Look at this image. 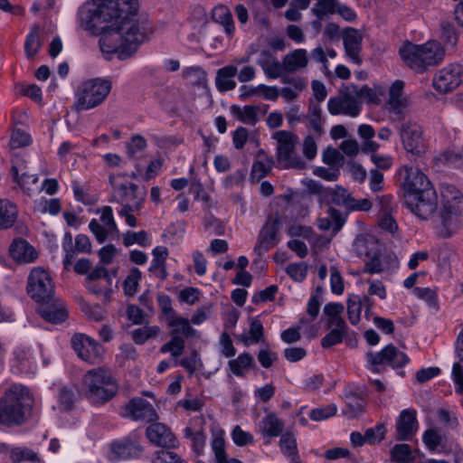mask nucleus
Wrapping results in <instances>:
<instances>
[{
  "mask_svg": "<svg viewBox=\"0 0 463 463\" xmlns=\"http://www.w3.org/2000/svg\"><path fill=\"white\" fill-rule=\"evenodd\" d=\"M138 8L137 0L136 8L127 9L116 30L100 37L99 44L105 59L109 61L116 54L119 60H126L149 39L152 26L147 17L138 13Z\"/></svg>",
  "mask_w": 463,
  "mask_h": 463,
  "instance_id": "obj_1",
  "label": "nucleus"
},
{
  "mask_svg": "<svg viewBox=\"0 0 463 463\" xmlns=\"http://www.w3.org/2000/svg\"><path fill=\"white\" fill-rule=\"evenodd\" d=\"M398 176L405 206L419 219L430 220L437 212L438 196L428 176L419 167L408 165L399 169Z\"/></svg>",
  "mask_w": 463,
  "mask_h": 463,
  "instance_id": "obj_2",
  "label": "nucleus"
},
{
  "mask_svg": "<svg viewBox=\"0 0 463 463\" xmlns=\"http://www.w3.org/2000/svg\"><path fill=\"white\" fill-rule=\"evenodd\" d=\"M137 0H94L78 9L79 26L94 35L114 32L128 8L135 9Z\"/></svg>",
  "mask_w": 463,
  "mask_h": 463,
  "instance_id": "obj_3",
  "label": "nucleus"
},
{
  "mask_svg": "<svg viewBox=\"0 0 463 463\" xmlns=\"http://www.w3.org/2000/svg\"><path fill=\"white\" fill-rule=\"evenodd\" d=\"M33 409V396L22 384H12L0 398V426L11 428L27 422Z\"/></svg>",
  "mask_w": 463,
  "mask_h": 463,
  "instance_id": "obj_4",
  "label": "nucleus"
},
{
  "mask_svg": "<svg viewBox=\"0 0 463 463\" xmlns=\"http://www.w3.org/2000/svg\"><path fill=\"white\" fill-rule=\"evenodd\" d=\"M402 60L417 73L424 72L429 67L437 66L443 61L446 51L442 44L435 40L422 44L404 43L399 50Z\"/></svg>",
  "mask_w": 463,
  "mask_h": 463,
  "instance_id": "obj_5",
  "label": "nucleus"
},
{
  "mask_svg": "<svg viewBox=\"0 0 463 463\" xmlns=\"http://www.w3.org/2000/svg\"><path fill=\"white\" fill-rule=\"evenodd\" d=\"M82 389L86 399L91 404L103 405L117 395L118 383L109 370L98 367L84 374Z\"/></svg>",
  "mask_w": 463,
  "mask_h": 463,
  "instance_id": "obj_6",
  "label": "nucleus"
},
{
  "mask_svg": "<svg viewBox=\"0 0 463 463\" xmlns=\"http://www.w3.org/2000/svg\"><path fill=\"white\" fill-rule=\"evenodd\" d=\"M442 210L439 212V233L448 238L455 234L459 228V217L463 214V194L452 184L441 187Z\"/></svg>",
  "mask_w": 463,
  "mask_h": 463,
  "instance_id": "obj_7",
  "label": "nucleus"
},
{
  "mask_svg": "<svg viewBox=\"0 0 463 463\" xmlns=\"http://www.w3.org/2000/svg\"><path fill=\"white\" fill-rule=\"evenodd\" d=\"M112 82L109 79L95 78L82 81L77 88L76 105L88 110L100 105L109 96Z\"/></svg>",
  "mask_w": 463,
  "mask_h": 463,
  "instance_id": "obj_8",
  "label": "nucleus"
},
{
  "mask_svg": "<svg viewBox=\"0 0 463 463\" xmlns=\"http://www.w3.org/2000/svg\"><path fill=\"white\" fill-rule=\"evenodd\" d=\"M277 141V160L283 169H304L305 161L298 155L296 146L298 144V136L287 130H280L273 135Z\"/></svg>",
  "mask_w": 463,
  "mask_h": 463,
  "instance_id": "obj_9",
  "label": "nucleus"
},
{
  "mask_svg": "<svg viewBox=\"0 0 463 463\" xmlns=\"http://www.w3.org/2000/svg\"><path fill=\"white\" fill-rule=\"evenodd\" d=\"M368 368L373 373H383L386 365L393 369L402 368L410 362L409 356L390 344L380 352H369L366 354Z\"/></svg>",
  "mask_w": 463,
  "mask_h": 463,
  "instance_id": "obj_10",
  "label": "nucleus"
},
{
  "mask_svg": "<svg viewBox=\"0 0 463 463\" xmlns=\"http://www.w3.org/2000/svg\"><path fill=\"white\" fill-rule=\"evenodd\" d=\"M28 295L38 303L48 302L53 295V283L49 273L41 267L33 268L27 281Z\"/></svg>",
  "mask_w": 463,
  "mask_h": 463,
  "instance_id": "obj_11",
  "label": "nucleus"
},
{
  "mask_svg": "<svg viewBox=\"0 0 463 463\" xmlns=\"http://www.w3.org/2000/svg\"><path fill=\"white\" fill-rule=\"evenodd\" d=\"M400 137L403 148L409 155L420 157L425 154L426 144L420 125L411 121L402 122L400 128Z\"/></svg>",
  "mask_w": 463,
  "mask_h": 463,
  "instance_id": "obj_12",
  "label": "nucleus"
},
{
  "mask_svg": "<svg viewBox=\"0 0 463 463\" xmlns=\"http://www.w3.org/2000/svg\"><path fill=\"white\" fill-rule=\"evenodd\" d=\"M96 213L99 214V219H92L89 223V229L95 236L98 242L103 243L109 236L117 234L118 229L114 219L113 210L110 206L106 205L99 208Z\"/></svg>",
  "mask_w": 463,
  "mask_h": 463,
  "instance_id": "obj_13",
  "label": "nucleus"
},
{
  "mask_svg": "<svg viewBox=\"0 0 463 463\" xmlns=\"http://www.w3.org/2000/svg\"><path fill=\"white\" fill-rule=\"evenodd\" d=\"M71 345L81 360L90 364L100 362L104 350L95 339L85 334H75L71 337Z\"/></svg>",
  "mask_w": 463,
  "mask_h": 463,
  "instance_id": "obj_14",
  "label": "nucleus"
},
{
  "mask_svg": "<svg viewBox=\"0 0 463 463\" xmlns=\"http://www.w3.org/2000/svg\"><path fill=\"white\" fill-rule=\"evenodd\" d=\"M281 226L282 222L279 215H270L267 218L258 234L257 243L254 247V251L259 256H261L279 243V232Z\"/></svg>",
  "mask_w": 463,
  "mask_h": 463,
  "instance_id": "obj_15",
  "label": "nucleus"
},
{
  "mask_svg": "<svg viewBox=\"0 0 463 463\" xmlns=\"http://www.w3.org/2000/svg\"><path fill=\"white\" fill-rule=\"evenodd\" d=\"M462 81V66L459 64H449L435 73L433 87L440 93H447L457 89Z\"/></svg>",
  "mask_w": 463,
  "mask_h": 463,
  "instance_id": "obj_16",
  "label": "nucleus"
},
{
  "mask_svg": "<svg viewBox=\"0 0 463 463\" xmlns=\"http://www.w3.org/2000/svg\"><path fill=\"white\" fill-rule=\"evenodd\" d=\"M121 415L133 420L153 422L158 416L154 406L146 400L135 397L132 398L122 409Z\"/></svg>",
  "mask_w": 463,
  "mask_h": 463,
  "instance_id": "obj_17",
  "label": "nucleus"
},
{
  "mask_svg": "<svg viewBox=\"0 0 463 463\" xmlns=\"http://www.w3.org/2000/svg\"><path fill=\"white\" fill-rule=\"evenodd\" d=\"M62 249L65 252L63 266L65 269H69L76 254L90 252L91 243L87 235L78 234L75 237V242L73 244L71 234L67 232L63 237Z\"/></svg>",
  "mask_w": 463,
  "mask_h": 463,
  "instance_id": "obj_18",
  "label": "nucleus"
},
{
  "mask_svg": "<svg viewBox=\"0 0 463 463\" xmlns=\"http://www.w3.org/2000/svg\"><path fill=\"white\" fill-rule=\"evenodd\" d=\"M396 437L399 440H411L419 429L417 411L415 409L402 410L395 422Z\"/></svg>",
  "mask_w": 463,
  "mask_h": 463,
  "instance_id": "obj_19",
  "label": "nucleus"
},
{
  "mask_svg": "<svg viewBox=\"0 0 463 463\" xmlns=\"http://www.w3.org/2000/svg\"><path fill=\"white\" fill-rule=\"evenodd\" d=\"M171 339L160 347L162 354L170 353L175 358L180 356L185 347V338H199L200 333L194 328V333H184L183 326H170Z\"/></svg>",
  "mask_w": 463,
  "mask_h": 463,
  "instance_id": "obj_20",
  "label": "nucleus"
},
{
  "mask_svg": "<svg viewBox=\"0 0 463 463\" xmlns=\"http://www.w3.org/2000/svg\"><path fill=\"white\" fill-rule=\"evenodd\" d=\"M114 196L122 208L128 210H140L144 201L143 194L137 193V185L128 182L115 187Z\"/></svg>",
  "mask_w": 463,
  "mask_h": 463,
  "instance_id": "obj_21",
  "label": "nucleus"
},
{
  "mask_svg": "<svg viewBox=\"0 0 463 463\" xmlns=\"http://www.w3.org/2000/svg\"><path fill=\"white\" fill-rule=\"evenodd\" d=\"M142 448L130 438L115 440L110 445V458L112 460H130L137 458Z\"/></svg>",
  "mask_w": 463,
  "mask_h": 463,
  "instance_id": "obj_22",
  "label": "nucleus"
},
{
  "mask_svg": "<svg viewBox=\"0 0 463 463\" xmlns=\"http://www.w3.org/2000/svg\"><path fill=\"white\" fill-rule=\"evenodd\" d=\"M203 424L204 419L203 417H195L184 429V438L191 439L192 449L198 456L203 453L206 444Z\"/></svg>",
  "mask_w": 463,
  "mask_h": 463,
  "instance_id": "obj_23",
  "label": "nucleus"
},
{
  "mask_svg": "<svg viewBox=\"0 0 463 463\" xmlns=\"http://www.w3.org/2000/svg\"><path fill=\"white\" fill-rule=\"evenodd\" d=\"M343 42L346 56L353 63L360 65L363 61L361 57L362 33L357 29L348 28L344 33Z\"/></svg>",
  "mask_w": 463,
  "mask_h": 463,
  "instance_id": "obj_24",
  "label": "nucleus"
},
{
  "mask_svg": "<svg viewBox=\"0 0 463 463\" xmlns=\"http://www.w3.org/2000/svg\"><path fill=\"white\" fill-rule=\"evenodd\" d=\"M158 305L165 316L168 326H183L184 333H194V327L190 326L189 319L176 315L175 309L172 307V301L169 296L160 294L157 297Z\"/></svg>",
  "mask_w": 463,
  "mask_h": 463,
  "instance_id": "obj_25",
  "label": "nucleus"
},
{
  "mask_svg": "<svg viewBox=\"0 0 463 463\" xmlns=\"http://www.w3.org/2000/svg\"><path fill=\"white\" fill-rule=\"evenodd\" d=\"M147 439L154 444L163 448H173L175 446L176 439L163 423H152L146 428Z\"/></svg>",
  "mask_w": 463,
  "mask_h": 463,
  "instance_id": "obj_26",
  "label": "nucleus"
},
{
  "mask_svg": "<svg viewBox=\"0 0 463 463\" xmlns=\"http://www.w3.org/2000/svg\"><path fill=\"white\" fill-rule=\"evenodd\" d=\"M404 82L401 80H395L389 88V98L387 106L390 112L401 115L407 107V99L403 96Z\"/></svg>",
  "mask_w": 463,
  "mask_h": 463,
  "instance_id": "obj_27",
  "label": "nucleus"
},
{
  "mask_svg": "<svg viewBox=\"0 0 463 463\" xmlns=\"http://www.w3.org/2000/svg\"><path fill=\"white\" fill-rule=\"evenodd\" d=\"M308 64L307 52L306 49H296L284 56L281 61L284 72L294 73L305 69Z\"/></svg>",
  "mask_w": 463,
  "mask_h": 463,
  "instance_id": "obj_28",
  "label": "nucleus"
},
{
  "mask_svg": "<svg viewBox=\"0 0 463 463\" xmlns=\"http://www.w3.org/2000/svg\"><path fill=\"white\" fill-rule=\"evenodd\" d=\"M10 255L17 262L30 263L37 259L34 248L25 240H14L9 248Z\"/></svg>",
  "mask_w": 463,
  "mask_h": 463,
  "instance_id": "obj_29",
  "label": "nucleus"
},
{
  "mask_svg": "<svg viewBox=\"0 0 463 463\" xmlns=\"http://www.w3.org/2000/svg\"><path fill=\"white\" fill-rule=\"evenodd\" d=\"M39 308L41 317L52 324H60L67 317V312L64 305L60 300H54L52 303L44 302Z\"/></svg>",
  "mask_w": 463,
  "mask_h": 463,
  "instance_id": "obj_30",
  "label": "nucleus"
},
{
  "mask_svg": "<svg viewBox=\"0 0 463 463\" xmlns=\"http://www.w3.org/2000/svg\"><path fill=\"white\" fill-rule=\"evenodd\" d=\"M258 428L264 438H275L281 435L284 423L275 413L270 412L262 418Z\"/></svg>",
  "mask_w": 463,
  "mask_h": 463,
  "instance_id": "obj_31",
  "label": "nucleus"
},
{
  "mask_svg": "<svg viewBox=\"0 0 463 463\" xmlns=\"http://www.w3.org/2000/svg\"><path fill=\"white\" fill-rule=\"evenodd\" d=\"M257 62L269 79H278L284 73L281 61H279L275 56L267 51L261 52Z\"/></svg>",
  "mask_w": 463,
  "mask_h": 463,
  "instance_id": "obj_32",
  "label": "nucleus"
},
{
  "mask_svg": "<svg viewBox=\"0 0 463 463\" xmlns=\"http://www.w3.org/2000/svg\"><path fill=\"white\" fill-rule=\"evenodd\" d=\"M259 110L260 109L258 105H245L243 107L232 105L230 108L231 114L234 118H236L240 122L252 127L260 120Z\"/></svg>",
  "mask_w": 463,
  "mask_h": 463,
  "instance_id": "obj_33",
  "label": "nucleus"
},
{
  "mask_svg": "<svg viewBox=\"0 0 463 463\" xmlns=\"http://www.w3.org/2000/svg\"><path fill=\"white\" fill-rule=\"evenodd\" d=\"M237 72V67L233 65H227L219 69L215 79V84L218 90L225 92L235 89L236 81L233 78Z\"/></svg>",
  "mask_w": 463,
  "mask_h": 463,
  "instance_id": "obj_34",
  "label": "nucleus"
},
{
  "mask_svg": "<svg viewBox=\"0 0 463 463\" xmlns=\"http://www.w3.org/2000/svg\"><path fill=\"white\" fill-rule=\"evenodd\" d=\"M211 449L214 455L216 463H241L239 459L235 458L228 462L226 455L224 431L222 430H217L215 431H213Z\"/></svg>",
  "mask_w": 463,
  "mask_h": 463,
  "instance_id": "obj_35",
  "label": "nucleus"
},
{
  "mask_svg": "<svg viewBox=\"0 0 463 463\" xmlns=\"http://www.w3.org/2000/svg\"><path fill=\"white\" fill-rule=\"evenodd\" d=\"M333 326H335V328L331 329L321 339V345L324 348H329L340 344L347 334L348 328L343 318H337Z\"/></svg>",
  "mask_w": 463,
  "mask_h": 463,
  "instance_id": "obj_36",
  "label": "nucleus"
},
{
  "mask_svg": "<svg viewBox=\"0 0 463 463\" xmlns=\"http://www.w3.org/2000/svg\"><path fill=\"white\" fill-rule=\"evenodd\" d=\"M213 20L223 26L226 34L232 38L234 34V23L232 20V13L229 8L225 5H218L213 9L212 12Z\"/></svg>",
  "mask_w": 463,
  "mask_h": 463,
  "instance_id": "obj_37",
  "label": "nucleus"
},
{
  "mask_svg": "<svg viewBox=\"0 0 463 463\" xmlns=\"http://www.w3.org/2000/svg\"><path fill=\"white\" fill-rule=\"evenodd\" d=\"M18 216V210L14 203L8 200L0 199V230L11 228Z\"/></svg>",
  "mask_w": 463,
  "mask_h": 463,
  "instance_id": "obj_38",
  "label": "nucleus"
},
{
  "mask_svg": "<svg viewBox=\"0 0 463 463\" xmlns=\"http://www.w3.org/2000/svg\"><path fill=\"white\" fill-rule=\"evenodd\" d=\"M352 92L357 98L366 100L368 103L380 104L381 97L384 96L385 89L383 86H375L374 88H370L367 85L361 88L353 86Z\"/></svg>",
  "mask_w": 463,
  "mask_h": 463,
  "instance_id": "obj_39",
  "label": "nucleus"
},
{
  "mask_svg": "<svg viewBox=\"0 0 463 463\" xmlns=\"http://www.w3.org/2000/svg\"><path fill=\"white\" fill-rule=\"evenodd\" d=\"M254 364L253 356L249 353H242L235 359L228 362V366L232 374L238 377H243L246 371L251 368Z\"/></svg>",
  "mask_w": 463,
  "mask_h": 463,
  "instance_id": "obj_40",
  "label": "nucleus"
},
{
  "mask_svg": "<svg viewBox=\"0 0 463 463\" xmlns=\"http://www.w3.org/2000/svg\"><path fill=\"white\" fill-rule=\"evenodd\" d=\"M354 248L360 257L376 254L380 250L378 241L373 236H361L355 240Z\"/></svg>",
  "mask_w": 463,
  "mask_h": 463,
  "instance_id": "obj_41",
  "label": "nucleus"
},
{
  "mask_svg": "<svg viewBox=\"0 0 463 463\" xmlns=\"http://www.w3.org/2000/svg\"><path fill=\"white\" fill-rule=\"evenodd\" d=\"M264 328L261 322L254 318L250 324V329L248 334L241 335L240 340L244 345L249 346L254 344H258L263 341Z\"/></svg>",
  "mask_w": 463,
  "mask_h": 463,
  "instance_id": "obj_42",
  "label": "nucleus"
},
{
  "mask_svg": "<svg viewBox=\"0 0 463 463\" xmlns=\"http://www.w3.org/2000/svg\"><path fill=\"white\" fill-rule=\"evenodd\" d=\"M11 174L13 175L14 180L19 184V186L28 195H31V193L33 191V186H35L38 183V176L35 175H29L27 173H23L20 176L19 169L15 165L12 166Z\"/></svg>",
  "mask_w": 463,
  "mask_h": 463,
  "instance_id": "obj_43",
  "label": "nucleus"
},
{
  "mask_svg": "<svg viewBox=\"0 0 463 463\" xmlns=\"http://www.w3.org/2000/svg\"><path fill=\"white\" fill-rule=\"evenodd\" d=\"M327 197L330 201L338 205L349 209L352 201V194L344 187L336 186L335 188L329 189L326 193Z\"/></svg>",
  "mask_w": 463,
  "mask_h": 463,
  "instance_id": "obj_44",
  "label": "nucleus"
},
{
  "mask_svg": "<svg viewBox=\"0 0 463 463\" xmlns=\"http://www.w3.org/2000/svg\"><path fill=\"white\" fill-rule=\"evenodd\" d=\"M422 441L430 451H435L443 445L444 437L439 430L428 429L422 435Z\"/></svg>",
  "mask_w": 463,
  "mask_h": 463,
  "instance_id": "obj_45",
  "label": "nucleus"
},
{
  "mask_svg": "<svg viewBox=\"0 0 463 463\" xmlns=\"http://www.w3.org/2000/svg\"><path fill=\"white\" fill-rule=\"evenodd\" d=\"M362 300L357 295H352L347 299V315L350 323L358 325L361 319Z\"/></svg>",
  "mask_w": 463,
  "mask_h": 463,
  "instance_id": "obj_46",
  "label": "nucleus"
},
{
  "mask_svg": "<svg viewBox=\"0 0 463 463\" xmlns=\"http://www.w3.org/2000/svg\"><path fill=\"white\" fill-rule=\"evenodd\" d=\"M391 456L392 461L396 463H410L415 459L410 445L405 443L395 445L391 450Z\"/></svg>",
  "mask_w": 463,
  "mask_h": 463,
  "instance_id": "obj_47",
  "label": "nucleus"
},
{
  "mask_svg": "<svg viewBox=\"0 0 463 463\" xmlns=\"http://www.w3.org/2000/svg\"><path fill=\"white\" fill-rule=\"evenodd\" d=\"M11 460L14 463L21 461L39 462L40 458L36 452L26 447H14L11 451Z\"/></svg>",
  "mask_w": 463,
  "mask_h": 463,
  "instance_id": "obj_48",
  "label": "nucleus"
},
{
  "mask_svg": "<svg viewBox=\"0 0 463 463\" xmlns=\"http://www.w3.org/2000/svg\"><path fill=\"white\" fill-rule=\"evenodd\" d=\"M272 166L273 160L271 158L259 159L253 163L250 175L253 179L260 180L270 173Z\"/></svg>",
  "mask_w": 463,
  "mask_h": 463,
  "instance_id": "obj_49",
  "label": "nucleus"
},
{
  "mask_svg": "<svg viewBox=\"0 0 463 463\" xmlns=\"http://www.w3.org/2000/svg\"><path fill=\"white\" fill-rule=\"evenodd\" d=\"M13 355V365L16 366L19 372H22L24 368L27 367L32 359L30 348L22 345L14 348Z\"/></svg>",
  "mask_w": 463,
  "mask_h": 463,
  "instance_id": "obj_50",
  "label": "nucleus"
},
{
  "mask_svg": "<svg viewBox=\"0 0 463 463\" xmlns=\"http://www.w3.org/2000/svg\"><path fill=\"white\" fill-rule=\"evenodd\" d=\"M123 241L126 246L138 244L142 247H148L151 245V241L146 232L139 231L137 232L128 231L123 236Z\"/></svg>",
  "mask_w": 463,
  "mask_h": 463,
  "instance_id": "obj_51",
  "label": "nucleus"
},
{
  "mask_svg": "<svg viewBox=\"0 0 463 463\" xmlns=\"http://www.w3.org/2000/svg\"><path fill=\"white\" fill-rule=\"evenodd\" d=\"M338 0H319L311 9L317 18L323 19L328 14L335 13Z\"/></svg>",
  "mask_w": 463,
  "mask_h": 463,
  "instance_id": "obj_52",
  "label": "nucleus"
},
{
  "mask_svg": "<svg viewBox=\"0 0 463 463\" xmlns=\"http://www.w3.org/2000/svg\"><path fill=\"white\" fill-rule=\"evenodd\" d=\"M140 279V270L132 269L123 282V289L127 296H134L137 293Z\"/></svg>",
  "mask_w": 463,
  "mask_h": 463,
  "instance_id": "obj_53",
  "label": "nucleus"
},
{
  "mask_svg": "<svg viewBox=\"0 0 463 463\" xmlns=\"http://www.w3.org/2000/svg\"><path fill=\"white\" fill-rule=\"evenodd\" d=\"M413 294L419 298L426 302V304L435 310L438 309V296L437 293L430 288L417 287L413 289Z\"/></svg>",
  "mask_w": 463,
  "mask_h": 463,
  "instance_id": "obj_54",
  "label": "nucleus"
},
{
  "mask_svg": "<svg viewBox=\"0 0 463 463\" xmlns=\"http://www.w3.org/2000/svg\"><path fill=\"white\" fill-rule=\"evenodd\" d=\"M336 411L337 408L335 404L330 403L311 410L309 412V418L315 421H321L333 417L335 415Z\"/></svg>",
  "mask_w": 463,
  "mask_h": 463,
  "instance_id": "obj_55",
  "label": "nucleus"
},
{
  "mask_svg": "<svg viewBox=\"0 0 463 463\" xmlns=\"http://www.w3.org/2000/svg\"><path fill=\"white\" fill-rule=\"evenodd\" d=\"M231 437L234 444L239 447L248 446L254 442L253 435L249 431L243 430L239 425L233 427Z\"/></svg>",
  "mask_w": 463,
  "mask_h": 463,
  "instance_id": "obj_56",
  "label": "nucleus"
},
{
  "mask_svg": "<svg viewBox=\"0 0 463 463\" xmlns=\"http://www.w3.org/2000/svg\"><path fill=\"white\" fill-rule=\"evenodd\" d=\"M360 111V103L353 95L348 93L343 96L342 114L354 118L359 115Z\"/></svg>",
  "mask_w": 463,
  "mask_h": 463,
  "instance_id": "obj_57",
  "label": "nucleus"
},
{
  "mask_svg": "<svg viewBox=\"0 0 463 463\" xmlns=\"http://www.w3.org/2000/svg\"><path fill=\"white\" fill-rule=\"evenodd\" d=\"M281 451L288 458H294L297 455V441L294 435L290 433H285L281 436L279 440Z\"/></svg>",
  "mask_w": 463,
  "mask_h": 463,
  "instance_id": "obj_58",
  "label": "nucleus"
},
{
  "mask_svg": "<svg viewBox=\"0 0 463 463\" xmlns=\"http://www.w3.org/2000/svg\"><path fill=\"white\" fill-rule=\"evenodd\" d=\"M286 271L292 279L301 282L307 275V265L305 262L291 263L287 267Z\"/></svg>",
  "mask_w": 463,
  "mask_h": 463,
  "instance_id": "obj_59",
  "label": "nucleus"
},
{
  "mask_svg": "<svg viewBox=\"0 0 463 463\" xmlns=\"http://www.w3.org/2000/svg\"><path fill=\"white\" fill-rule=\"evenodd\" d=\"M307 117L313 130L320 136L322 133L321 127V109L318 105L310 104L308 107Z\"/></svg>",
  "mask_w": 463,
  "mask_h": 463,
  "instance_id": "obj_60",
  "label": "nucleus"
},
{
  "mask_svg": "<svg viewBox=\"0 0 463 463\" xmlns=\"http://www.w3.org/2000/svg\"><path fill=\"white\" fill-rule=\"evenodd\" d=\"M159 332L158 327H142L133 331L132 339L137 345H143L146 340L156 336Z\"/></svg>",
  "mask_w": 463,
  "mask_h": 463,
  "instance_id": "obj_61",
  "label": "nucleus"
},
{
  "mask_svg": "<svg viewBox=\"0 0 463 463\" xmlns=\"http://www.w3.org/2000/svg\"><path fill=\"white\" fill-rule=\"evenodd\" d=\"M345 307L342 303L330 302L324 307V314L328 317V326H332L340 315L344 312Z\"/></svg>",
  "mask_w": 463,
  "mask_h": 463,
  "instance_id": "obj_62",
  "label": "nucleus"
},
{
  "mask_svg": "<svg viewBox=\"0 0 463 463\" xmlns=\"http://www.w3.org/2000/svg\"><path fill=\"white\" fill-rule=\"evenodd\" d=\"M281 81L288 85V88H291L298 95H300L307 86V79L300 76H284Z\"/></svg>",
  "mask_w": 463,
  "mask_h": 463,
  "instance_id": "obj_63",
  "label": "nucleus"
},
{
  "mask_svg": "<svg viewBox=\"0 0 463 463\" xmlns=\"http://www.w3.org/2000/svg\"><path fill=\"white\" fill-rule=\"evenodd\" d=\"M31 143V137L22 129H14L11 136L10 146L12 148L26 146Z\"/></svg>",
  "mask_w": 463,
  "mask_h": 463,
  "instance_id": "obj_64",
  "label": "nucleus"
}]
</instances>
